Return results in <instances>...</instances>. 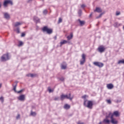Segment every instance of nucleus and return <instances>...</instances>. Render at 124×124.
I'll list each match as a JSON object with an SVG mask.
<instances>
[{"instance_id": "nucleus-2", "label": "nucleus", "mask_w": 124, "mask_h": 124, "mask_svg": "<svg viewBox=\"0 0 124 124\" xmlns=\"http://www.w3.org/2000/svg\"><path fill=\"white\" fill-rule=\"evenodd\" d=\"M10 56H9V55L7 53L3 55L0 58L1 62H6V61H8V60H10Z\"/></svg>"}, {"instance_id": "nucleus-26", "label": "nucleus", "mask_w": 124, "mask_h": 124, "mask_svg": "<svg viewBox=\"0 0 124 124\" xmlns=\"http://www.w3.org/2000/svg\"><path fill=\"white\" fill-rule=\"evenodd\" d=\"M120 26H121V24L118 23L117 22L115 23L114 24V26L115 28H118V27H120Z\"/></svg>"}, {"instance_id": "nucleus-9", "label": "nucleus", "mask_w": 124, "mask_h": 124, "mask_svg": "<svg viewBox=\"0 0 124 124\" xmlns=\"http://www.w3.org/2000/svg\"><path fill=\"white\" fill-rule=\"evenodd\" d=\"M80 62L81 65H83V64L85 63V62H86V56L84 54L82 55V59Z\"/></svg>"}, {"instance_id": "nucleus-47", "label": "nucleus", "mask_w": 124, "mask_h": 124, "mask_svg": "<svg viewBox=\"0 0 124 124\" xmlns=\"http://www.w3.org/2000/svg\"><path fill=\"white\" fill-rule=\"evenodd\" d=\"M54 39H55V40H57V36H55L54 37Z\"/></svg>"}, {"instance_id": "nucleus-36", "label": "nucleus", "mask_w": 124, "mask_h": 124, "mask_svg": "<svg viewBox=\"0 0 124 124\" xmlns=\"http://www.w3.org/2000/svg\"><path fill=\"white\" fill-rule=\"evenodd\" d=\"M59 79L60 80V81H64V78L63 77H61L59 78Z\"/></svg>"}, {"instance_id": "nucleus-40", "label": "nucleus", "mask_w": 124, "mask_h": 124, "mask_svg": "<svg viewBox=\"0 0 124 124\" xmlns=\"http://www.w3.org/2000/svg\"><path fill=\"white\" fill-rule=\"evenodd\" d=\"M81 8H84V7H86V5L85 4H82L81 5Z\"/></svg>"}, {"instance_id": "nucleus-10", "label": "nucleus", "mask_w": 124, "mask_h": 124, "mask_svg": "<svg viewBox=\"0 0 124 124\" xmlns=\"http://www.w3.org/2000/svg\"><path fill=\"white\" fill-rule=\"evenodd\" d=\"M108 115L110 116V115H112V117H114V116H115V117H119L120 116V112H119L118 111H115L113 112V113L109 112L108 113Z\"/></svg>"}, {"instance_id": "nucleus-29", "label": "nucleus", "mask_w": 124, "mask_h": 124, "mask_svg": "<svg viewBox=\"0 0 124 124\" xmlns=\"http://www.w3.org/2000/svg\"><path fill=\"white\" fill-rule=\"evenodd\" d=\"M16 32L17 33H20V29L19 28H17L16 30Z\"/></svg>"}, {"instance_id": "nucleus-37", "label": "nucleus", "mask_w": 124, "mask_h": 124, "mask_svg": "<svg viewBox=\"0 0 124 124\" xmlns=\"http://www.w3.org/2000/svg\"><path fill=\"white\" fill-rule=\"evenodd\" d=\"M0 100L1 101L2 103H3L4 100H3V97H0Z\"/></svg>"}, {"instance_id": "nucleus-21", "label": "nucleus", "mask_w": 124, "mask_h": 124, "mask_svg": "<svg viewBox=\"0 0 124 124\" xmlns=\"http://www.w3.org/2000/svg\"><path fill=\"white\" fill-rule=\"evenodd\" d=\"M33 20L34 22H36V23H38L39 22V18L36 16H34L33 18Z\"/></svg>"}, {"instance_id": "nucleus-5", "label": "nucleus", "mask_w": 124, "mask_h": 124, "mask_svg": "<svg viewBox=\"0 0 124 124\" xmlns=\"http://www.w3.org/2000/svg\"><path fill=\"white\" fill-rule=\"evenodd\" d=\"M9 4L12 5V4H13L12 1L10 0H5L3 2V5L4 7L6 8L7 6H8Z\"/></svg>"}, {"instance_id": "nucleus-43", "label": "nucleus", "mask_w": 124, "mask_h": 124, "mask_svg": "<svg viewBox=\"0 0 124 124\" xmlns=\"http://www.w3.org/2000/svg\"><path fill=\"white\" fill-rule=\"evenodd\" d=\"M13 90L16 93V85L14 87Z\"/></svg>"}, {"instance_id": "nucleus-48", "label": "nucleus", "mask_w": 124, "mask_h": 124, "mask_svg": "<svg viewBox=\"0 0 124 124\" xmlns=\"http://www.w3.org/2000/svg\"><path fill=\"white\" fill-rule=\"evenodd\" d=\"M0 8H1V2H0Z\"/></svg>"}, {"instance_id": "nucleus-39", "label": "nucleus", "mask_w": 124, "mask_h": 124, "mask_svg": "<svg viewBox=\"0 0 124 124\" xmlns=\"http://www.w3.org/2000/svg\"><path fill=\"white\" fill-rule=\"evenodd\" d=\"M16 120H19L20 119V114H18L17 116L16 117Z\"/></svg>"}, {"instance_id": "nucleus-6", "label": "nucleus", "mask_w": 124, "mask_h": 124, "mask_svg": "<svg viewBox=\"0 0 124 124\" xmlns=\"http://www.w3.org/2000/svg\"><path fill=\"white\" fill-rule=\"evenodd\" d=\"M109 119H110V123L112 124H118V121L116 120L115 118H114L113 115L110 114L109 115Z\"/></svg>"}, {"instance_id": "nucleus-20", "label": "nucleus", "mask_w": 124, "mask_h": 124, "mask_svg": "<svg viewBox=\"0 0 124 124\" xmlns=\"http://www.w3.org/2000/svg\"><path fill=\"white\" fill-rule=\"evenodd\" d=\"M72 37H73V34L71 33L70 35L67 37L68 40H70V39H72Z\"/></svg>"}, {"instance_id": "nucleus-4", "label": "nucleus", "mask_w": 124, "mask_h": 124, "mask_svg": "<svg viewBox=\"0 0 124 124\" xmlns=\"http://www.w3.org/2000/svg\"><path fill=\"white\" fill-rule=\"evenodd\" d=\"M43 31H46L48 34H51L53 32V30L50 29H48V27L45 26L43 28Z\"/></svg>"}, {"instance_id": "nucleus-28", "label": "nucleus", "mask_w": 124, "mask_h": 124, "mask_svg": "<svg viewBox=\"0 0 124 124\" xmlns=\"http://www.w3.org/2000/svg\"><path fill=\"white\" fill-rule=\"evenodd\" d=\"M104 14V13H101L99 16H97L96 18V19H98L100 18Z\"/></svg>"}, {"instance_id": "nucleus-46", "label": "nucleus", "mask_w": 124, "mask_h": 124, "mask_svg": "<svg viewBox=\"0 0 124 124\" xmlns=\"http://www.w3.org/2000/svg\"><path fill=\"white\" fill-rule=\"evenodd\" d=\"M92 15H93V13L91 14L90 15V16H89V17H92Z\"/></svg>"}, {"instance_id": "nucleus-11", "label": "nucleus", "mask_w": 124, "mask_h": 124, "mask_svg": "<svg viewBox=\"0 0 124 124\" xmlns=\"http://www.w3.org/2000/svg\"><path fill=\"white\" fill-rule=\"evenodd\" d=\"M4 18L6 20H9L10 19V15L8 13H4Z\"/></svg>"}, {"instance_id": "nucleus-38", "label": "nucleus", "mask_w": 124, "mask_h": 124, "mask_svg": "<svg viewBox=\"0 0 124 124\" xmlns=\"http://www.w3.org/2000/svg\"><path fill=\"white\" fill-rule=\"evenodd\" d=\"M121 14V13L120 12H117L116 15V16H119V15H120Z\"/></svg>"}, {"instance_id": "nucleus-15", "label": "nucleus", "mask_w": 124, "mask_h": 124, "mask_svg": "<svg viewBox=\"0 0 124 124\" xmlns=\"http://www.w3.org/2000/svg\"><path fill=\"white\" fill-rule=\"evenodd\" d=\"M21 25H23V22H15L14 27H16V28H18V27L21 26Z\"/></svg>"}, {"instance_id": "nucleus-45", "label": "nucleus", "mask_w": 124, "mask_h": 124, "mask_svg": "<svg viewBox=\"0 0 124 124\" xmlns=\"http://www.w3.org/2000/svg\"><path fill=\"white\" fill-rule=\"evenodd\" d=\"M78 124H84V123L80 122H78Z\"/></svg>"}, {"instance_id": "nucleus-30", "label": "nucleus", "mask_w": 124, "mask_h": 124, "mask_svg": "<svg viewBox=\"0 0 124 124\" xmlns=\"http://www.w3.org/2000/svg\"><path fill=\"white\" fill-rule=\"evenodd\" d=\"M78 14L79 16H81V15H82V10H79L78 12Z\"/></svg>"}, {"instance_id": "nucleus-34", "label": "nucleus", "mask_w": 124, "mask_h": 124, "mask_svg": "<svg viewBox=\"0 0 124 124\" xmlns=\"http://www.w3.org/2000/svg\"><path fill=\"white\" fill-rule=\"evenodd\" d=\"M48 11H47V10H44L43 11V14L45 15H46V14H47Z\"/></svg>"}, {"instance_id": "nucleus-1", "label": "nucleus", "mask_w": 124, "mask_h": 124, "mask_svg": "<svg viewBox=\"0 0 124 124\" xmlns=\"http://www.w3.org/2000/svg\"><path fill=\"white\" fill-rule=\"evenodd\" d=\"M84 105L89 109H92L93 108V101L85 100L84 102Z\"/></svg>"}, {"instance_id": "nucleus-19", "label": "nucleus", "mask_w": 124, "mask_h": 124, "mask_svg": "<svg viewBox=\"0 0 124 124\" xmlns=\"http://www.w3.org/2000/svg\"><path fill=\"white\" fill-rule=\"evenodd\" d=\"M67 41L66 40H63L60 42V47H62L63 44H66Z\"/></svg>"}, {"instance_id": "nucleus-32", "label": "nucleus", "mask_w": 124, "mask_h": 124, "mask_svg": "<svg viewBox=\"0 0 124 124\" xmlns=\"http://www.w3.org/2000/svg\"><path fill=\"white\" fill-rule=\"evenodd\" d=\"M62 18H59L58 20V24H60V23H62Z\"/></svg>"}, {"instance_id": "nucleus-25", "label": "nucleus", "mask_w": 124, "mask_h": 124, "mask_svg": "<svg viewBox=\"0 0 124 124\" xmlns=\"http://www.w3.org/2000/svg\"><path fill=\"white\" fill-rule=\"evenodd\" d=\"M23 45H24V43L21 41H19L18 45V47H21V46H23Z\"/></svg>"}, {"instance_id": "nucleus-8", "label": "nucleus", "mask_w": 124, "mask_h": 124, "mask_svg": "<svg viewBox=\"0 0 124 124\" xmlns=\"http://www.w3.org/2000/svg\"><path fill=\"white\" fill-rule=\"evenodd\" d=\"M93 64L95 65L96 66H98V67H103L104 64L103 63L100 62H94Z\"/></svg>"}, {"instance_id": "nucleus-42", "label": "nucleus", "mask_w": 124, "mask_h": 124, "mask_svg": "<svg viewBox=\"0 0 124 124\" xmlns=\"http://www.w3.org/2000/svg\"><path fill=\"white\" fill-rule=\"evenodd\" d=\"M60 98L59 97H56L54 98V100H59Z\"/></svg>"}, {"instance_id": "nucleus-24", "label": "nucleus", "mask_w": 124, "mask_h": 124, "mask_svg": "<svg viewBox=\"0 0 124 124\" xmlns=\"http://www.w3.org/2000/svg\"><path fill=\"white\" fill-rule=\"evenodd\" d=\"M78 21L79 22L80 26H84V25H85V21H81L80 19H78Z\"/></svg>"}, {"instance_id": "nucleus-23", "label": "nucleus", "mask_w": 124, "mask_h": 124, "mask_svg": "<svg viewBox=\"0 0 124 124\" xmlns=\"http://www.w3.org/2000/svg\"><path fill=\"white\" fill-rule=\"evenodd\" d=\"M27 76L28 77H31V78H33L35 77V74H29L27 75Z\"/></svg>"}, {"instance_id": "nucleus-7", "label": "nucleus", "mask_w": 124, "mask_h": 124, "mask_svg": "<svg viewBox=\"0 0 124 124\" xmlns=\"http://www.w3.org/2000/svg\"><path fill=\"white\" fill-rule=\"evenodd\" d=\"M110 119V115L108 114L106 115V119L103 120V123L104 124H110V121L109 120Z\"/></svg>"}, {"instance_id": "nucleus-27", "label": "nucleus", "mask_w": 124, "mask_h": 124, "mask_svg": "<svg viewBox=\"0 0 124 124\" xmlns=\"http://www.w3.org/2000/svg\"><path fill=\"white\" fill-rule=\"evenodd\" d=\"M118 64H121V63H123L124 64V60H119L118 62Z\"/></svg>"}, {"instance_id": "nucleus-41", "label": "nucleus", "mask_w": 124, "mask_h": 124, "mask_svg": "<svg viewBox=\"0 0 124 124\" xmlns=\"http://www.w3.org/2000/svg\"><path fill=\"white\" fill-rule=\"evenodd\" d=\"M25 35H26V34H25L24 33H22L21 37H24Z\"/></svg>"}, {"instance_id": "nucleus-33", "label": "nucleus", "mask_w": 124, "mask_h": 124, "mask_svg": "<svg viewBox=\"0 0 124 124\" xmlns=\"http://www.w3.org/2000/svg\"><path fill=\"white\" fill-rule=\"evenodd\" d=\"M107 102L108 104H111V103H112V102L111 101V100H110V99L107 100Z\"/></svg>"}, {"instance_id": "nucleus-14", "label": "nucleus", "mask_w": 124, "mask_h": 124, "mask_svg": "<svg viewBox=\"0 0 124 124\" xmlns=\"http://www.w3.org/2000/svg\"><path fill=\"white\" fill-rule=\"evenodd\" d=\"M107 88L108 90H112L114 88V85L112 83L108 84L107 85Z\"/></svg>"}, {"instance_id": "nucleus-49", "label": "nucleus", "mask_w": 124, "mask_h": 124, "mask_svg": "<svg viewBox=\"0 0 124 124\" xmlns=\"http://www.w3.org/2000/svg\"><path fill=\"white\" fill-rule=\"evenodd\" d=\"M2 84L1 83H0V89L1 88Z\"/></svg>"}, {"instance_id": "nucleus-16", "label": "nucleus", "mask_w": 124, "mask_h": 124, "mask_svg": "<svg viewBox=\"0 0 124 124\" xmlns=\"http://www.w3.org/2000/svg\"><path fill=\"white\" fill-rule=\"evenodd\" d=\"M63 108L65 110H68V109H70V105H69L67 104H66L64 105Z\"/></svg>"}, {"instance_id": "nucleus-17", "label": "nucleus", "mask_w": 124, "mask_h": 124, "mask_svg": "<svg viewBox=\"0 0 124 124\" xmlns=\"http://www.w3.org/2000/svg\"><path fill=\"white\" fill-rule=\"evenodd\" d=\"M94 12H98V13H101L102 12V10L100 8L97 7L96 9L94 10Z\"/></svg>"}, {"instance_id": "nucleus-3", "label": "nucleus", "mask_w": 124, "mask_h": 124, "mask_svg": "<svg viewBox=\"0 0 124 124\" xmlns=\"http://www.w3.org/2000/svg\"><path fill=\"white\" fill-rule=\"evenodd\" d=\"M65 98H67V99H70V100H72L73 99V97H71V94L69 93L68 95H63L62 94L61 96V99L62 100H63Z\"/></svg>"}, {"instance_id": "nucleus-18", "label": "nucleus", "mask_w": 124, "mask_h": 124, "mask_svg": "<svg viewBox=\"0 0 124 124\" xmlns=\"http://www.w3.org/2000/svg\"><path fill=\"white\" fill-rule=\"evenodd\" d=\"M67 66V64L66 63H64V64H62L61 65L62 69H66V67Z\"/></svg>"}, {"instance_id": "nucleus-12", "label": "nucleus", "mask_w": 124, "mask_h": 124, "mask_svg": "<svg viewBox=\"0 0 124 124\" xmlns=\"http://www.w3.org/2000/svg\"><path fill=\"white\" fill-rule=\"evenodd\" d=\"M98 50L100 53H103L105 51V47L103 46H100L98 47Z\"/></svg>"}, {"instance_id": "nucleus-22", "label": "nucleus", "mask_w": 124, "mask_h": 124, "mask_svg": "<svg viewBox=\"0 0 124 124\" xmlns=\"http://www.w3.org/2000/svg\"><path fill=\"white\" fill-rule=\"evenodd\" d=\"M30 116H32V117H35L36 116V112H32V111H31Z\"/></svg>"}, {"instance_id": "nucleus-13", "label": "nucleus", "mask_w": 124, "mask_h": 124, "mask_svg": "<svg viewBox=\"0 0 124 124\" xmlns=\"http://www.w3.org/2000/svg\"><path fill=\"white\" fill-rule=\"evenodd\" d=\"M18 100L20 101H25V95L22 94L17 97Z\"/></svg>"}, {"instance_id": "nucleus-50", "label": "nucleus", "mask_w": 124, "mask_h": 124, "mask_svg": "<svg viewBox=\"0 0 124 124\" xmlns=\"http://www.w3.org/2000/svg\"><path fill=\"white\" fill-rule=\"evenodd\" d=\"M99 124H101V122H100V123H99Z\"/></svg>"}, {"instance_id": "nucleus-35", "label": "nucleus", "mask_w": 124, "mask_h": 124, "mask_svg": "<svg viewBox=\"0 0 124 124\" xmlns=\"http://www.w3.org/2000/svg\"><path fill=\"white\" fill-rule=\"evenodd\" d=\"M48 90L49 93H53V92H54V90L51 89V88H48Z\"/></svg>"}, {"instance_id": "nucleus-44", "label": "nucleus", "mask_w": 124, "mask_h": 124, "mask_svg": "<svg viewBox=\"0 0 124 124\" xmlns=\"http://www.w3.org/2000/svg\"><path fill=\"white\" fill-rule=\"evenodd\" d=\"M22 92H23V90H21L19 91H18L17 93H22Z\"/></svg>"}, {"instance_id": "nucleus-31", "label": "nucleus", "mask_w": 124, "mask_h": 124, "mask_svg": "<svg viewBox=\"0 0 124 124\" xmlns=\"http://www.w3.org/2000/svg\"><path fill=\"white\" fill-rule=\"evenodd\" d=\"M82 97V98H83V99H84V102H85V100H87V99H86V98L87 97H88V96H87L86 95H84Z\"/></svg>"}]
</instances>
